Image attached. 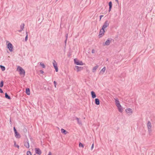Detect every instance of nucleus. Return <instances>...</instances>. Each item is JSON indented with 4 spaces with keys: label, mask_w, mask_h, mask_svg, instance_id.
I'll return each mask as SVG.
<instances>
[{
    "label": "nucleus",
    "mask_w": 155,
    "mask_h": 155,
    "mask_svg": "<svg viewBox=\"0 0 155 155\" xmlns=\"http://www.w3.org/2000/svg\"><path fill=\"white\" fill-rule=\"evenodd\" d=\"M17 69L19 72V74L20 75L23 74L24 76L25 75V70L21 67L18 66V67Z\"/></svg>",
    "instance_id": "nucleus-1"
},
{
    "label": "nucleus",
    "mask_w": 155,
    "mask_h": 155,
    "mask_svg": "<svg viewBox=\"0 0 155 155\" xmlns=\"http://www.w3.org/2000/svg\"><path fill=\"white\" fill-rule=\"evenodd\" d=\"M147 127L148 128V131L149 133H150L152 131L151 127L152 125L150 121L147 122Z\"/></svg>",
    "instance_id": "nucleus-2"
},
{
    "label": "nucleus",
    "mask_w": 155,
    "mask_h": 155,
    "mask_svg": "<svg viewBox=\"0 0 155 155\" xmlns=\"http://www.w3.org/2000/svg\"><path fill=\"white\" fill-rule=\"evenodd\" d=\"M74 63L77 65H83V63L82 61H80L77 59H75L74 60Z\"/></svg>",
    "instance_id": "nucleus-3"
},
{
    "label": "nucleus",
    "mask_w": 155,
    "mask_h": 155,
    "mask_svg": "<svg viewBox=\"0 0 155 155\" xmlns=\"http://www.w3.org/2000/svg\"><path fill=\"white\" fill-rule=\"evenodd\" d=\"M109 25V22L108 21L106 20L104 23L102 27V28L104 29L106 27H108Z\"/></svg>",
    "instance_id": "nucleus-4"
},
{
    "label": "nucleus",
    "mask_w": 155,
    "mask_h": 155,
    "mask_svg": "<svg viewBox=\"0 0 155 155\" xmlns=\"http://www.w3.org/2000/svg\"><path fill=\"white\" fill-rule=\"evenodd\" d=\"M24 146L27 148H29L30 147V145L29 141L27 139L26 141L24 142Z\"/></svg>",
    "instance_id": "nucleus-5"
},
{
    "label": "nucleus",
    "mask_w": 155,
    "mask_h": 155,
    "mask_svg": "<svg viewBox=\"0 0 155 155\" xmlns=\"http://www.w3.org/2000/svg\"><path fill=\"white\" fill-rule=\"evenodd\" d=\"M104 29L102 28L99 32V35L100 36V37H101L104 35Z\"/></svg>",
    "instance_id": "nucleus-6"
},
{
    "label": "nucleus",
    "mask_w": 155,
    "mask_h": 155,
    "mask_svg": "<svg viewBox=\"0 0 155 155\" xmlns=\"http://www.w3.org/2000/svg\"><path fill=\"white\" fill-rule=\"evenodd\" d=\"M53 65L54 68L55 69L56 71L58 72V68L57 67V63L54 60V62H53Z\"/></svg>",
    "instance_id": "nucleus-7"
},
{
    "label": "nucleus",
    "mask_w": 155,
    "mask_h": 155,
    "mask_svg": "<svg viewBox=\"0 0 155 155\" xmlns=\"http://www.w3.org/2000/svg\"><path fill=\"white\" fill-rule=\"evenodd\" d=\"M35 151L36 153L39 155H40L41 154V151L39 148H35Z\"/></svg>",
    "instance_id": "nucleus-8"
},
{
    "label": "nucleus",
    "mask_w": 155,
    "mask_h": 155,
    "mask_svg": "<svg viewBox=\"0 0 155 155\" xmlns=\"http://www.w3.org/2000/svg\"><path fill=\"white\" fill-rule=\"evenodd\" d=\"M8 47L10 51H12L13 48V46L12 44L11 43H8Z\"/></svg>",
    "instance_id": "nucleus-9"
},
{
    "label": "nucleus",
    "mask_w": 155,
    "mask_h": 155,
    "mask_svg": "<svg viewBox=\"0 0 155 155\" xmlns=\"http://www.w3.org/2000/svg\"><path fill=\"white\" fill-rule=\"evenodd\" d=\"M126 111L129 115L131 114L132 113V111L131 109L128 108L126 110Z\"/></svg>",
    "instance_id": "nucleus-10"
},
{
    "label": "nucleus",
    "mask_w": 155,
    "mask_h": 155,
    "mask_svg": "<svg viewBox=\"0 0 155 155\" xmlns=\"http://www.w3.org/2000/svg\"><path fill=\"white\" fill-rule=\"evenodd\" d=\"M25 26V24L24 23L22 24L20 26V29L18 30V31L21 32L23 30Z\"/></svg>",
    "instance_id": "nucleus-11"
},
{
    "label": "nucleus",
    "mask_w": 155,
    "mask_h": 155,
    "mask_svg": "<svg viewBox=\"0 0 155 155\" xmlns=\"http://www.w3.org/2000/svg\"><path fill=\"white\" fill-rule=\"evenodd\" d=\"M75 67L77 70V72L80 71L81 70H82L83 69V68L81 67H79L78 66H76Z\"/></svg>",
    "instance_id": "nucleus-12"
},
{
    "label": "nucleus",
    "mask_w": 155,
    "mask_h": 155,
    "mask_svg": "<svg viewBox=\"0 0 155 155\" xmlns=\"http://www.w3.org/2000/svg\"><path fill=\"white\" fill-rule=\"evenodd\" d=\"M114 99L115 100V102L117 106H117H120V103L119 101L118 100V99L117 98H115Z\"/></svg>",
    "instance_id": "nucleus-13"
},
{
    "label": "nucleus",
    "mask_w": 155,
    "mask_h": 155,
    "mask_svg": "<svg viewBox=\"0 0 155 155\" xmlns=\"http://www.w3.org/2000/svg\"><path fill=\"white\" fill-rule=\"evenodd\" d=\"M15 137L17 138H19L21 136L20 134L17 132L15 133Z\"/></svg>",
    "instance_id": "nucleus-14"
},
{
    "label": "nucleus",
    "mask_w": 155,
    "mask_h": 155,
    "mask_svg": "<svg viewBox=\"0 0 155 155\" xmlns=\"http://www.w3.org/2000/svg\"><path fill=\"white\" fill-rule=\"evenodd\" d=\"M91 93L92 98H94L96 97V95L94 91H91Z\"/></svg>",
    "instance_id": "nucleus-15"
},
{
    "label": "nucleus",
    "mask_w": 155,
    "mask_h": 155,
    "mask_svg": "<svg viewBox=\"0 0 155 155\" xmlns=\"http://www.w3.org/2000/svg\"><path fill=\"white\" fill-rule=\"evenodd\" d=\"M109 12H110L111 10L112 7V3L111 2H110L109 3Z\"/></svg>",
    "instance_id": "nucleus-16"
},
{
    "label": "nucleus",
    "mask_w": 155,
    "mask_h": 155,
    "mask_svg": "<svg viewBox=\"0 0 155 155\" xmlns=\"http://www.w3.org/2000/svg\"><path fill=\"white\" fill-rule=\"evenodd\" d=\"M95 104L97 105L100 104V101L98 98H96L95 99Z\"/></svg>",
    "instance_id": "nucleus-17"
},
{
    "label": "nucleus",
    "mask_w": 155,
    "mask_h": 155,
    "mask_svg": "<svg viewBox=\"0 0 155 155\" xmlns=\"http://www.w3.org/2000/svg\"><path fill=\"white\" fill-rule=\"evenodd\" d=\"M117 107H118L119 111L121 112H122L123 110V109H122V107L120 105V106H117Z\"/></svg>",
    "instance_id": "nucleus-18"
},
{
    "label": "nucleus",
    "mask_w": 155,
    "mask_h": 155,
    "mask_svg": "<svg viewBox=\"0 0 155 155\" xmlns=\"http://www.w3.org/2000/svg\"><path fill=\"white\" fill-rule=\"evenodd\" d=\"M26 93L28 95L30 94V90L29 88H27L26 89L25 91Z\"/></svg>",
    "instance_id": "nucleus-19"
},
{
    "label": "nucleus",
    "mask_w": 155,
    "mask_h": 155,
    "mask_svg": "<svg viewBox=\"0 0 155 155\" xmlns=\"http://www.w3.org/2000/svg\"><path fill=\"white\" fill-rule=\"evenodd\" d=\"M106 70L105 67H104L102 70L100 71V73L103 74L104 73Z\"/></svg>",
    "instance_id": "nucleus-20"
},
{
    "label": "nucleus",
    "mask_w": 155,
    "mask_h": 155,
    "mask_svg": "<svg viewBox=\"0 0 155 155\" xmlns=\"http://www.w3.org/2000/svg\"><path fill=\"white\" fill-rule=\"evenodd\" d=\"M111 41L109 39H107V41H106L105 44L106 45H109Z\"/></svg>",
    "instance_id": "nucleus-21"
},
{
    "label": "nucleus",
    "mask_w": 155,
    "mask_h": 155,
    "mask_svg": "<svg viewBox=\"0 0 155 155\" xmlns=\"http://www.w3.org/2000/svg\"><path fill=\"white\" fill-rule=\"evenodd\" d=\"M61 133H64L65 134H66L67 133V131L64 130L63 129H61Z\"/></svg>",
    "instance_id": "nucleus-22"
},
{
    "label": "nucleus",
    "mask_w": 155,
    "mask_h": 155,
    "mask_svg": "<svg viewBox=\"0 0 155 155\" xmlns=\"http://www.w3.org/2000/svg\"><path fill=\"white\" fill-rule=\"evenodd\" d=\"M5 98H7L8 99H11V97H10V96H9L8 95V94H7V93H5Z\"/></svg>",
    "instance_id": "nucleus-23"
},
{
    "label": "nucleus",
    "mask_w": 155,
    "mask_h": 155,
    "mask_svg": "<svg viewBox=\"0 0 155 155\" xmlns=\"http://www.w3.org/2000/svg\"><path fill=\"white\" fill-rule=\"evenodd\" d=\"M98 65H96L92 69V71L93 72H95L97 69V68H98Z\"/></svg>",
    "instance_id": "nucleus-24"
},
{
    "label": "nucleus",
    "mask_w": 155,
    "mask_h": 155,
    "mask_svg": "<svg viewBox=\"0 0 155 155\" xmlns=\"http://www.w3.org/2000/svg\"><path fill=\"white\" fill-rule=\"evenodd\" d=\"M75 118L77 120L78 123L79 124H81V121L77 117H76Z\"/></svg>",
    "instance_id": "nucleus-25"
},
{
    "label": "nucleus",
    "mask_w": 155,
    "mask_h": 155,
    "mask_svg": "<svg viewBox=\"0 0 155 155\" xmlns=\"http://www.w3.org/2000/svg\"><path fill=\"white\" fill-rule=\"evenodd\" d=\"M0 67L1 68L2 71H4L5 70V68L4 66H2V65H0Z\"/></svg>",
    "instance_id": "nucleus-26"
},
{
    "label": "nucleus",
    "mask_w": 155,
    "mask_h": 155,
    "mask_svg": "<svg viewBox=\"0 0 155 155\" xmlns=\"http://www.w3.org/2000/svg\"><path fill=\"white\" fill-rule=\"evenodd\" d=\"M14 147H17L18 149L19 147V146L18 145H17L16 144V142L15 141H14Z\"/></svg>",
    "instance_id": "nucleus-27"
},
{
    "label": "nucleus",
    "mask_w": 155,
    "mask_h": 155,
    "mask_svg": "<svg viewBox=\"0 0 155 155\" xmlns=\"http://www.w3.org/2000/svg\"><path fill=\"white\" fill-rule=\"evenodd\" d=\"M40 65L43 68H44L45 67V65L43 63H40Z\"/></svg>",
    "instance_id": "nucleus-28"
},
{
    "label": "nucleus",
    "mask_w": 155,
    "mask_h": 155,
    "mask_svg": "<svg viewBox=\"0 0 155 155\" xmlns=\"http://www.w3.org/2000/svg\"><path fill=\"white\" fill-rule=\"evenodd\" d=\"M3 86V81H2L1 82L0 84V87H2Z\"/></svg>",
    "instance_id": "nucleus-29"
},
{
    "label": "nucleus",
    "mask_w": 155,
    "mask_h": 155,
    "mask_svg": "<svg viewBox=\"0 0 155 155\" xmlns=\"http://www.w3.org/2000/svg\"><path fill=\"white\" fill-rule=\"evenodd\" d=\"M26 35L25 38V41H26L28 40V32L27 31H26Z\"/></svg>",
    "instance_id": "nucleus-30"
},
{
    "label": "nucleus",
    "mask_w": 155,
    "mask_h": 155,
    "mask_svg": "<svg viewBox=\"0 0 155 155\" xmlns=\"http://www.w3.org/2000/svg\"><path fill=\"white\" fill-rule=\"evenodd\" d=\"M79 147H84V145L82 143H79Z\"/></svg>",
    "instance_id": "nucleus-31"
},
{
    "label": "nucleus",
    "mask_w": 155,
    "mask_h": 155,
    "mask_svg": "<svg viewBox=\"0 0 155 155\" xmlns=\"http://www.w3.org/2000/svg\"><path fill=\"white\" fill-rule=\"evenodd\" d=\"M27 155H31V154L30 151H28L27 152Z\"/></svg>",
    "instance_id": "nucleus-32"
},
{
    "label": "nucleus",
    "mask_w": 155,
    "mask_h": 155,
    "mask_svg": "<svg viewBox=\"0 0 155 155\" xmlns=\"http://www.w3.org/2000/svg\"><path fill=\"white\" fill-rule=\"evenodd\" d=\"M54 87H56V85H57V83L56 82L54 81Z\"/></svg>",
    "instance_id": "nucleus-33"
},
{
    "label": "nucleus",
    "mask_w": 155,
    "mask_h": 155,
    "mask_svg": "<svg viewBox=\"0 0 155 155\" xmlns=\"http://www.w3.org/2000/svg\"><path fill=\"white\" fill-rule=\"evenodd\" d=\"M94 143H93L91 147V150H93V149L94 148Z\"/></svg>",
    "instance_id": "nucleus-34"
},
{
    "label": "nucleus",
    "mask_w": 155,
    "mask_h": 155,
    "mask_svg": "<svg viewBox=\"0 0 155 155\" xmlns=\"http://www.w3.org/2000/svg\"><path fill=\"white\" fill-rule=\"evenodd\" d=\"M13 129H14V130L15 133V132H17V131L15 127H14Z\"/></svg>",
    "instance_id": "nucleus-35"
},
{
    "label": "nucleus",
    "mask_w": 155,
    "mask_h": 155,
    "mask_svg": "<svg viewBox=\"0 0 155 155\" xmlns=\"http://www.w3.org/2000/svg\"><path fill=\"white\" fill-rule=\"evenodd\" d=\"M68 34H67L66 35V39H68Z\"/></svg>",
    "instance_id": "nucleus-36"
},
{
    "label": "nucleus",
    "mask_w": 155,
    "mask_h": 155,
    "mask_svg": "<svg viewBox=\"0 0 155 155\" xmlns=\"http://www.w3.org/2000/svg\"><path fill=\"white\" fill-rule=\"evenodd\" d=\"M104 16L103 15H101L100 16V21L102 17H103Z\"/></svg>",
    "instance_id": "nucleus-37"
},
{
    "label": "nucleus",
    "mask_w": 155,
    "mask_h": 155,
    "mask_svg": "<svg viewBox=\"0 0 155 155\" xmlns=\"http://www.w3.org/2000/svg\"><path fill=\"white\" fill-rule=\"evenodd\" d=\"M0 93H3L2 90V89H1L0 88Z\"/></svg>",
    "instance_id": "nucleus-38"
},
{
    "label": "nucleus",
    "mask_w": 155,
    "mask_h": 155,
    "mask_svg": "<svg viewBox=\"0 0 155 155\" xmlns=\"http://www.w3.org/2000/svg\"><path fill=\"white\" fill-rule=\"evenodd\" d=\"M91 52L92 53H95V50L94 49H93L92 50Z\"/></svg>",
    "instance_id": "nucleus-39"
},
{
    "label": "nucleus",
    "mask_w": 155,
    "mask_h": 155,
    "mask_svg": "<svg viewBox=\"0 0 155 155\" xmlns=\"http://www.w3.org/2000/svg\"><path fill=\"white\" fill-rule=\"evenodd\" d=\"M40 72H41V73L43 74L44 73V71H42V70H41L40 71Z\"/></svg>",
    "instance_id": "nucleus-40"
},
{
    "label": "nucleus",
    "mask_w": 155,
    "mask_h": 155,
    "mask_svg": "<svg viewBox=\"0 0 155 155\" xmlns=\"http://www.w3.org/2000/svg\"><path fill=\"white\" fill-rule=\"evenodd\" d=\"M67 40V39H66L65 40V41L64 43H65V45H66Z\"/></svg>",
    "instance_id": "nucleus-41"
},
{
    "label": "nucleus",
    "mask_w": 155,
    "mask_h": 155,
    "mask_svg": "<svg viewBox=\"0 0 155 155\" xmlns=\"http://www.w3.org/2000/svg\"><path fill=\"white\" fill-rule=\"evenodd\" d=\"M51 152H49V153L48 155H51Z\"/></svg>",
    "instance_id": "nucleus-42"
},
{
    "label": "nucleus",
    "mask_w": 155,
    "mask_h": 155,
    "mask_svg": "<svg viewBox=\"0 0 155 155\" xmlns=\"http://www.w3.org/2000/svg\"><path fill=\"white\" fill-rule=\"evenodd\" d=\"M115 1L118 4L119 3L118 0H115Z\"/></svg>",
    "instance_id": "nucleus-43"
},
{
    "label": "nucleus",
    "mask_w": 155,
    "mask_h": 155,
    "mask_svg": "<svg viewBox=\"0 0 155 155\" xmlns=\"http://www.w3.org/2000/svg\"><path fill=\"white\" fill-rule=\"evenodd\" d=\"M10 121L11 122V120H10Z\"/></svg>",
    "instance_id": "nucleus-44"
},
{
    "label": "nucleus",
    "mask_w": 155,
    "mask_h": 155,
    "mask_svg": "<svg viewBox=\"0 0 155 155\" xmlns=\"http://www.w3.org/2000/svg\"><path fill=\"white\" fill-rule=\"evenodd\" d=\"M58 0H56V2H57Z\"/></svg>",
    "instance_id": "nucleus-45"
},
{
    "label": "nucleus",
    "mask_w": 155,
    "mask_h": 155,
    "mask_svg": "<svg viewBox=\"0 0 155 155\" xmlns=\"http://www.w3.org/2000/svg\"><path fill=\"white\" fill-rule=\"evenodd\" d=\"M34 155H36V154H35Z\"/></svg>",
    "instance_id": "nucleus-46"
}]
</instances>
